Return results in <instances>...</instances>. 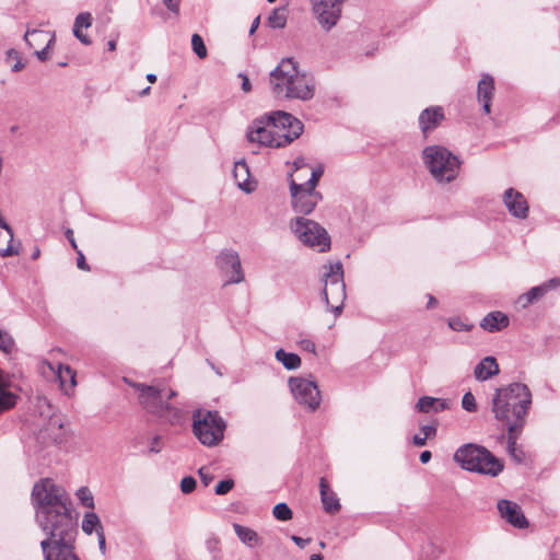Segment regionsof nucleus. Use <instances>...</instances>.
I'll return each mask as SVG.
<instances>
[{
    "instance_id": "nucleus-49",
    "label": "nucleus",
    "mask_w": 560,
    "mask_h": 560,
    "mask_svg": "<svg viewBox=\"0 0 560 560\" xmlns=\"http://www.w3.org/2000/svg\"><path fill=\"white\" fill-rule=\"evenodd\" d=\"M73 34L82 44H84V45L91 44L90 37L82 32V28L73 27Z\"/></svg>"
},
{
    "instance_id": "nucleus-9",
    "label": "nucleus",
    "mask_w": 560,
    "mask_h": 560,
    "mask_svg": "<svg viewBox=\"0 0 560 560\" xmlns=\"http://www.w3.org/2000/svg\"><path fill=\"white\" fill-rule=\"evenodd\" d=\"M77 527L46 535L40 541L44 560H80L75 553Z\"/></svg>"
},
{
    "instance_id": "nucleus-60",
    "label": "nucleus",
    "mask_w": 560,
    "mask_h": 560,
    "mask_svg": "<svg viewBox=\"0 0 560 560\" xmlns=\"http://www.w3.org/2000/svg\"><path fill=\"white\" fill-rule=\"evenodd\" d=\"M436 305V300L434 296L429 295L428 308H433Z\"/></svg>"
},
{
    "instance_id": "nucleus-27",
    "label": "nucleus",
    "mask_w": 560,
    "mask_h": 560,
    "mask_svg": "<svg viewBox=\"0 0 560 560\" xmlns=\"http://www.w3.org/2000/svg\"><path fill=\"white\" fill-rule=\"evenodd\" d=\"M57 376L60 382V387L65 394L69 395L73 387L77 385L75 372L69 365H59Z\"/></svg>"
},
{
    "instance_id": "nucleus-53",
    "label": "nucleus",
    "mask_w": 560,
    "mask_h": 560,
    "mask_svg": "<svg viewBox=\"0 0 560 560\" xmlns=\"http://www.w3.org/2000/svg\"><path fill=\"white\" fill-rule=\"evenodd\" d=\"M150 452L159 453L161 452V439L160 436H154L151 442Z\"/></svg>"
},
{
    "instance_id": "nucleus-44",
    "label": "nucleus",
    "mask_w": 560,
    "mask_h": 560,
    "mask_svg": "<svg viewBox=\"0 0 560 560\" xmlns=\"http://www.w3.org/2000/svg\"><path fill=\"white\" fill-rule=\"evenodd\" d=\"M233 487L234 481L232 479L221 480L215 487V493L218 495L226 494L229 491L232 490Z\"/></svg>"
},
{
    "instance_id": "nucleus-31",
    "label": "nucleus",
    "mask_w": 560,
    "mask_h": 560,
    "mask_svg": "<svg viewBox=\"0 0 560 560\" xmlns=\"http://www.w3.org/2000/svg\"><path fill=\"white\" fill-rule=\"evenodd\" d=\"M547 291H548V285H546V284L534 287L529 291H527L526 293H524L523 295H521L518 298V303L523 307H526L529 304H532L535 301L542 298Z\"/></svg>"
},
{
    "instance_id": "nucleus-50",
    "label": "nucleus",
    "mask_w": 560,
    "mask_h": 560,
    "mask_svg": "<svg viewBox=\"0 0 560 560\" xmlns=\"http://www.w3.org/2000/svg\"><path fill=\"white\" fill-rule=\"evenodd\" d=\"M77 253H78V258H77V266H78V268L81 269V270H85V271L90 270V267L86 264L85 257L82 254V252L78 250Z\"/></svg>"
},
{
    "instance_id": "nucleus-57",
    "label": "nucleus",
    "mask_w": 560,
    "mask_h": 560,
    "mask_svg": "<svg viewBox=\"0 0 560 560\" xmlns=\"http://www.w3.org/2000/svg\"><path fill=\"white\" fill-rule=\"evenodd\" d=\"M48 49H49V47H47V45H46L43 49L35 51L37 58L40 61H45L48 58Z\"/></svg>"
},
{
    "instance_id": "nucleus-29",
    "label": "nucleus",
    "mask_w": 560,
    "mask_h": 560,
    "mask_svg": "<svg viewBox=\"0 0 560 560\" xmlns=\"http://www.w3.org/2000/svg\"><path fill=\"white\" fill-rule=\"evenodd\" d=\"M82 530L86 535H91L94 532L98 535L100 532H104L101 520L95 512L91 511L84 514L82 520Z\"/></svg>"
},
{
    "instance_id": "nucleus-56",
    "label": "nucleus",
    "mask_w": 560,
    "mask_h": 560,
    "mask_svg": "<svg viewBox=\"0 0 560 560\" xmlns=\"http://www.w3.org/2000/svg\"><path fill=\"white\" fill-rule=\"evenodd\" d=\"M66 236H67V238H68L69 243L71 244L72 248H73L75 252H78V250H79V249H78V245H77V242H75L74 236H73V231H72L71 229H68V230L66 231Z\"/></svg>"
},
{
    "instance_id": "nucleus-10",
    "label": "nucleus",
    "mask_w": 560,
    "mask_h": 560,
    "mask_svg": "<svg viewBox=\"0 0 560 560\" xmlns=\"http://www.w3.org/2000/svg\"><path fill=\"white\" fill-rule=\"evenodd\" d=\"M324 282L323 296L327 307L339 315L343 308L346 300V284L343 281V268L340 261L330 262L324 266Z\"/></svg>"
},
{
    "instance_id": "nucleus-30",
    "label": "nucleus",
    "mask_w": 560,
    "mask_h": 560,
    "mask_svg": "<svg viewBox=\"0 0 560 560\" xmlns=\"http://www.w3.org/2000/svg\"><path fill=\"white\" fill-rule=\"evenodd\" d=\"M275 357L287 370H296L301 366V359L296 353L278 349Z\"/></svg>"
},
{
    "instance_id": "nucleus-7",
    "label": "nucleus",
    "mask_w": 560,
    "mask_h": 560,
    "mask_svg": "<svg viewBox=\"0 0 560 560\" xmlns=\"http://www.w3.org/2000/svg\"><path fill=\"white\" fill-rule=\"evenodd\" d=\"M454 459L459 466L469 471L489 476H498L502 469V463L485 447L466 444L454 454Z\"/></svg>"
},
{
    "instance_id": "nucleus-58",
    "label": "nucleus",
    "mask_w": 560,
    "mask_h": 560,
    "mask_svg": "<svg viewBox=\"0 0 560 560\" xmlns=\"http://www.w3.org/2000/svg\"><path fill=\"white\" fill-rule=\"evenodd\" d=\"M432 457V454L430 451H423L421 454H420V462L422 464H427Z\"/></svg>"
},
{
    "instance_id": "nucleus-28",
    "label": "nucleus",
    "mask_w": 560,
    "mask_h": 560,
    "mask_svg": "<svg viewBox=\"0 0 560 560\" xmlns=\"http://www.w3.org/2000/svg\"><path fill=\"white\" fill-rule=\"evenodd\" d=\"M25 42L30 47H36L42 44H47V47L54 43L55 37L50 33L46 31L33 30L31 32H26Z\"/></svg>"
},
{
    "instance_id": "nucleus-2",
    "label": "nucleus",
    "mask_w": 560,
    "mask_h": 560,
    "mask_svg": "<svg viewBox=\"0 0 560 560\" xmlns=\"http://www.w3.org/2000/svg\"><path fill=\"white\" fill-rule=\"evenodd\" d=\"M303 132V124L291 114L273 112L254 119L247 127L246 138L250 143L266 148H283Z\"/></svg>"
},
{
    "instance_id": "nucleus-6",
    "label": "nucleus",
    "mask_w": 560,
    "mask_h": 560,
    "mask_svg": "<svg viewBox=\"0 0 560 560\" xmlns=\"http://www.w3.org/2000/svg\"><path fill=\"white\" fill-rule=\"evenodd\" d=\"M422 160L432 177L439 184L451 183L459 174L460 160L444 147L429 145L424 148Z\"/></svg>"
},
{
    "instance_id": "nucleus-4",
    "label": "nucleus",
    "mask_w": 560,
    "mask_h": 560,
    "mask_svg": "<svg viewBox=\"0 0 560 560\" xmlns=\"http://www.w3.org/2000/svg\"><path fill=\"white\" fill-rule=\"evenodd\" d=\"M530 404L532 393L527 385L512 383L495 389L492 397V412L494 418L503 422L508 429L514 424L523 428Z\"/></svg>"
},
{
    "instance_id": "nucleus-42",
    "label": "nucleus",
    "mask_w": 560,
    "mask_h": 560,
    "mask_svg": "<svg viewBox=\"0 0 560 560\" xmlns=\"http://www.w3.org/2000/svg\"><path fill=\"white\" fill-rule=\"evenodd\" d=\"M462 407L468 412H475L477 410V404L472 393L467 392L462 398Z\"/></svg>"
},
{
    "instance_id": "nucleus-47",
    "label": "nucleus",
    "mask_w": 560,
    "mask_h": 560,
    "mask_svg": "<svg viewBox=\"0 0 560 560\" xmlns=\"http://www.w3.org/2000/svg\"><path fill=\"white\" fill-rule=\"evenodd\" d=\"M298 345L302 350L315 353L316 346L311 339H301Z\"/></svg>"
},
{
    "instance_id": "nucleus-36",
    "label": "nucleus",
    "mask_w": 560,
    "mask_h": 560,
    "mask_svg": "<svg viewBox=\"0 0 560 560\" xmlns=\"http://www.w3.org/2000/svg\"><path fill=\"white\" fill-rule=\"evenodd\" d=\"M77 498L78 500L80 501V503L88 508V509H91L93 510L94 509V498H93V494L92 492L90 491V489L88 487H81L77 490Z\"/></svg>"
},
{
    "instance_id": "nucleus-18",
    "label": "nucleus",
    "mask_w": 560,
    "mask_h": 560,
    "mask_svg": "<svg viewBox=\"0 0 560 560\" xmlns=\"http://www.w3.org/2000/svg\"><path fill=\"white\" fill-rule=\"evenodd\" d=\"M444 119L443 108L440 106L429 107L421 112L419 116V127L424 136L435 129Z\"/></svg>"
},
{
    "instance_id": "nucleus-13",
    "label": "nucleus",
    "mask_w": 560,
    "mask_h": 560,
    "mask_svg": "<svg viewBox=\"0 0 560 560\" xmlns=\"http://www.w3.org/2000/svg\"><path fill=\"white\" fill-rule=\"evenodd\" d=\"M290 192L293 210L304 215L310 214L322 200L320 192L298 184L293 178L290 179Z\"/></svg>"
},
{
    "instance_id": "nucleus-48",
    "label": "nucleus",
    "mask_w": 560,
    "mask_h": 560,
    "mask_svg": "<svg viewBox=\"0 0 560 560\" xmlns=\"http://www.w3.org/2000/svg\"><path fill=\"white\" fill-rule=\"evenodd\" d=\"M163 3L171 12L178 14L180 0H163Z\"/></svg>"
},
{
    "instance_id": "nucleus-39",
    "label": "nucleus",
    "mask_w": 560,
    "mask_h": 560,
    "mask_svg": "<svg viewBox=\"0 0 560 560\" xmlns=\"http://www.w3.org/2000/svg\"><path fill=\"white\" fill-rule=\"evenodd\" d=\"M14 346L15 342L12 336L7 331L0 330V350L9 354L13 351Z\"/></svg>"
},
{
    "instance_id": "nucleus-37",
    "label": "nucleus",
    "mask_w": 560,
    "mask_h": 560,
    "mask_svg": "<svg viewBox=\"0 0 560 560\" xmlns=\"http://www.w3.org/2000/svg\"><path fill=\"white\" fill-rule=\"evenodd\" d=\"M191 47L194 52L198 56V58L205 59L207 57V48L200 35L194 34L191 36Z\"/></svg>"
},
{
    "instance_id": "nucleus-61",
    "label": "nucleus",
    "mask_w": 560,
    "mask_h": 560,
    "mask_svg": "<svg viewBox=\"0 0 560 560\" xmlns=\"http://www.w3.org/2000/svg\"><path fill=\"white\" fill-rule=\"evenodd\" d=\"M107 48L109 51H114L116 49V40L112 39L107 43Z\"/></svg>"
},
{
    "instance_id": "nucleus-59",
    "label": "nucleus",
    "mask_w": 560,
    "mask_h": 560,
    "mask_svg": "<svg viewBox=\"0 0 560 560\" xmlns=\"http://www.w3.org/2000/svg\"><path fill=\"white\" fill-rule=\"evenodd\" d=\"M259 23H260V19L259 16H256L254 19V21L252 22V25H250V28H249V34H254L256 32V30L258 28L259 26Z\"/></svg>"
},
{
    "instance_id": "nucleus-33",
    "label": "nucleus",
    "mask_w": 560,
    "mask_h": 560,
    "mask_svg": "<svg viewBox=\"0 0 560 560\" xmlns=\"http://www.w3.org/2000/svg\"><path fill=\"white\" fill-rule=\"evenodd\" d=\"M5 61L10 65L13 72H19L25 67V62L22 60L20 52L13 48L7 51Z\"/></svg>"
},
{
    "instance_id": "nucleus-51",
    "label": "nucleus",
    "mask_w": 560,
    "mask_h": 560,
    "mask_svg": "<svg viewBox=\"0 0 560 560\" xmlns=\"http://www.w3.org/2000/svg\"><path fill=\"white\" fill-rule=\"evenodd\" d=\"M291 540L300 548H304L311 541V538H302L296 535H292Z\"/></svg>"
},
{
    "instance_id": "nucleus-35",
    "label": "nucleus",
    "mask_w": 560,
    "mask_h": 560,
    "mask_svg": "<svg viewBox=\"0 0 560 560\" xmlns=\"http://www.w3.org/2000/svg\"><path fill=\"white\" fill-rule=\"evenodd\" d=\"M272 515L278 521L285 522L292 518L293 513L287 503H278L272 509Z\"/></svg>"
},
{
    "instance_id": "nucleus-46",
    "label": "nucleus",
    "mask_w": 560,
    "mask_h": 560,
    "mask_svg": "<svg viewBox=\"0 0 560 560\" xmlns=\"http://www.w3.org/2000/svg\"><path fill=\"white\" fill-rule=\"evenodd\" d=\"M198 474H199V477H200V480L201 482L207 487L209 486L212 480H213V476L208 471V469L206 467H201L199 470H198Z\"/></svg>"
},
{
    "instance_id": "nucleus-1",
    "label": "nucleus",
    "mask_w": 560,
    "mask_h": 560,
    "mask_svg": "<svg viewBox=\"0 0 560 560\" xmlns=\"http://www.w3.org/2000/svg\"><path fill=\"white\" fill-rule=\"evenodd\" d=\"M36 522L45 535L77 527L66 490L51 479L36 482L32 491Z\"/></svg>"
},
{
    "instance_id": "nucleus-20",
    "label": "nucleus",
    "mask_w": 560,
    "mask_h": 560,
    "mask_svg": "<svg viewBox=\"0 0 560 560\" xmlns=\"http://www.w3.org/2000/svg\"><path fill=\"white\" fill-rule=\"evenodd\" d=\"M510 324V319L506 314L494 311L487 314L480 322V327L489 332L500 331L506 328Z\"/></svg>"
},
{
    "instance_id": "nucleus-21",
    "label": "nucleus",
    "mask_w": 560,
    "mask_h": 560,
    "mask_svg": "<svg viewBox=\"0 0 560 560\" xmlns=\"http://www.w3.org/2000/svg\"><path fill=\"white\" fill-rule=\"evenodd\" d=\"M233 175L240 189L247 194L255 190L256 184L249 180V167L244 161H238L234 164Z\"/></svg>"
},
{
    "instance_id": "nucleus-43",
    "label": "nucleus",
    "mask_w": 560,
    "mask_h": 560,
    "mask_svg": "<svg viewBox=\"0 0 560 560\" xmlns=\"http://www.w3.org/2000/svg\"><path fill=\"white\" fill-rule=\"evenodd\" d=\"M322 175H323V168H320V167L314 168V170H312L311 177L305 183H302L301 185L310 187V189H315Z\"/></svg>"
},
{
    "instance_id": "nucleus-55",
    "label": "nucleus",
    "mask_w": 560,
    "mask_h": 560,
    "mask_svg": "<svg viewBox=\"0 0 560 560\" xmlns=\"http://www.w3.org/2000/svg\"><path fill=\"white\" fill-rule=\"evenodd\" d=\"M97 540H98L100 550L102 551V553H105V551H106V539H105L104 532H100V534L97 535Z\"/></svg>"
},
{
    "instance_id": "nucleus-25",
    "label": "nucleus",
    "mask_w": 560,
    "mask_h": 560,
    "mask_svg": "<svg viewBox=\"0 0 560 560\" xmlns=\"http://www.w3.org/2000/svg\"><path fill=\"white\" fill-rule=\"evenodd\" d=\"M8 382L0 370V413L13 408L16 404V395L8 388Z\"/></svg>"
},
{
    "instance_id": "nucleus-34",
    "label": "nucleus",
    "mask_w": 560,
    "mask_h": 560,
    "mask_svg": "<svg viewBox=\"0 0 560 560\" xmlns=\"http://www.w3.org/2000/svg\"><path fill=\"white\" fill-rule=\"evenodd\" d=\"M287 23V15L283 9H275L268 18V25L272 28H283Z\"/></svg>"
},
{
    "instance_id": "nucleus-24",
    "label": "nucleus",
    "mask_w": 560,
    "mask_h": 560,
    "mask_svg": "<svg viewBox=\"0 0 560 560\" xmlns=\"http://www.w3.org/2000/svg\"><path fill=\"white\" fill-rule=\"evenodd\" d=\"M522 429L515 424L508 429V452L517 463H522L525 458L524 452L517 445V439Z\"/></svg>"
},
{
    "instance_id": "nucleus-8",
    "label": "nucleus",
    "mask_w": 560,
    "mask_h": 560,
    "mask_svg": "<svg viewBox=\"0 0 560 560\" xmlns=\"http://www.w3.org/2000/svg\"><path fill=\"white\" fill-rule=\"evenodd\" d=\"M225 428V421L218 411L196 410L192 413V432L202 445H218L223 440Z\"/></svg>"
},
{
    "instance_id": "nucleus-63",
    "label": "nucleus",
    "mask_w": 560,
    "mask_h": 560,
    "mask_svg": "<svg viewBox=\"0 0 560 560\" xmlns=\"http://www.w3.org/2000/svg\"><path fill=\"white\" fill-rule=\"evenodd\" d=\"M147 80H148L149 82H151V83H154V82L156 81V75H155V74H153V73H149V74L147 75Z\"/></svg>"
},
{
    "instance_id": "nucleus-62",
    "label": "nucleus",
    "mask_w": 560,
    "mask_h": 560,
    "mask_svg": "<svg viewBox=\"0 0 560 560\" xmlns=\"http://www.w3.org/2000/svg\"><path fill=\"white\" fill-rule=\"evenodd\" d=\"M559 284H560V279H551V280L549 281V284H547V285H548V289H549L550 287H553V288H555V287H557V285H559Z\"/></svg>"
},
{
    "instance_id": "nucleus-52",
    "label": "nucleus",
    "mask_w": 560,
    "mask_h": 560,
    "mask_svg": "<svg viewBox=\"0 0 560 560\" xmlns=\"http://www.w3.org/2000/svg\"><path fill=\"white\" fill-rule=\"evenodd\" d=\"M447 408H448V402L445 399L438 398V402L433 407V412H440Z\"/></svg>"
},
{
    "instance_id": "nucleus-54",
    "label": "nucleus",
    "mask_w": 560,
    "mask_h": 560,
    "mask_svg": "<svg viewBox=\"0 0 560 560\" xmlns=\"http://www.w3.org/2000/svg\"><path fill=\"white\" fill-rule=\"evenodd\" d=\"M240 77L242 78V90L245 93H248L252 90V84L249 82L248 77L243 73H241Z\"/></svg>"
},
{
    "instance_id": "nucleus-41",
    "label": "nucleus",
    "mask_w": 560,
    "mask_h": 560,
    "mask_svg": "<svg viewBox=\"0 0 560 560\" xmlns=\"http://www.w3.org/2000/svg\"><path fill=\"white\" fill-rule=\"evenodd\" d=\"M92 24V15L89 12H81L74 21V28H89Z\"/></svg>"
},
{
    "instance_id": "nucleus-12",
    "label": "nucleus",
    "mask_w": 560,
    "mask_h": 560,
    "mask_svg": "<svg viewBox=\"0 0 560 560\" xmlns=\"http://www.w3.org/2000/svg\"><path fill=\"white\" fill-rule=\"evenodd\" d=\"M290 390L301 406H304L311 411H315L322 401L320 392L314 381L303 377L289 378Z\"/></svg>"
},
{
    "instance_id": "nucleus-17",
    "label": "nucleus",
    "mask_w": 560,
    "mask_h": 560,
    "mask_svg": "<svg viewBox=\"0 0 560 560\" xmlns=\"http://www.w3.org/2000/svg\"><path fill=\"white\" fill-rule=\"evenodd\" d=\"M498 510L500 515L513 526L517 528L527 527V520L516 503L504 499L500 500L498 502Z\"/></svg>"
},
{
    "instance_id": "nucleus-32",
    "label": "nucleus",
    "mask_w": 560,
    "mask_h": 560,
    "mask_svg": "<svg viewBox=\"0 0 560 560\" xmlns=\"http://www.w3.org/2000/svg\"><path fill=\"white\" fill-rule=\"evenodd\" d=\"M420 434H415L412 442L416 446H424L428 439H432L436 434V427L433 424H424L420 428Z\"/></svg>"
},
{
    "instance_id": "nucleus-40",
    "label": "nucleus",
    "mask_w": 560,
    "mask_h": 560,
    "mask_svg": "<svg viewBox=\"0 0 560 560\" xmlns=\"http://www.w3.org/2000/svg\"><path fill=\"white\" fill-rule=\"evenodd\" d=\"M448 327L454 331H469L471 330L472 325L460 317H452L448 319Z\"/></svg>"
},
{
    "instance_id": "nucleus-19",
    "label": "nucleus",
    "mask_w": 560,
    "mask_h": 560,
    "mask_svg": "<svg viewBox=\"0 0 560 560\" xmlns=\"http://www.w3.org/2000/svg\"><path fill=\"white\" fill-rule=\"evenodd\" d=\"M494 92V81L493 78L489 74H483L480 81L478 82L477 94L478 101L482 103V108L486 114H490L491 107L490 102L493 97Z\"/></svg>"
},
{
    "instance_id": "nucleus-5",
    "label": "nucleus",
    "mask_w": 560,
    "mask_h": 560,
    "mask_svg": "<svg viewBox=\"0 0 560 560\" xmlns=\"http://www.w3.org/2000/svg\"><path fill=\"white\" fill-rule=\"evenodd\" d=\"M133 387L139 390V401L148 412L171 424L180 422L184 416L183 410L168 402L170 399L177 395L174 389L162 385H144L140 383L135 384Z\"/></svg>"
},
{
    "instance_id": "nucleus-3",
    "label": "nucleus",
    "mask_w": 560,
    "mask_h": 560,
    "mask_svg": "<svg viewBox=\"0 0 560 560\" xmlns=\"http://www.w3.org/2000/svg\"><path fill=\"white\" fill-rule=\"evenodd\" d=\"M270 89L278 100L308 101L315 94L313 78L301 71L292 58H283L270 72Z\"/></svg>"
},
{
    "instance_id": "nucleus-14",
    "label": "nucleus",
    "mask_w": 560,
    "mask_h": 560,
    "mask_svg": "<svg viewBox=\"0 0 560 560\" xmlns=\"http://www.w3.org/2000/svg\"><path fill=\"white\" fill-rule=\"evenodd\" d=\"M312 11L319 25L329 31L337 25L341 18L345 0H310Z\"/></svg>"
},
{
    "instance_id": "nucleus-16",
    "label": "nucleus",
    "mask_w": 560,
    "mask_h": 560,
    "mask_svg": "<svg viewBox=\"0 0 560 560\" xmlns=\"http://www.w3.org/2000/svg\"><path fill=\"white\" fill-rule=\"evenodd\" d=\"M503 202L509 212L518 219H525L528 215V203L525 197L513 188H509L503 194Z\"/></svg>"
},
{
    "instance_id": "nucleus-45",
    "label": "nucleus",
    "mask_w": 560,
    "mask_h": 560,
    "mask_svg": "<svg viewBox=\"0 0 560 560\" xmlns=\"http://www.w3.org/2000/svg\"><path fill=\"white\" fill-rule=\"evenodd\" d=\"M196 488V480L195 478L188 476V477H184L180 481V490L183 493H190L195 490Z\"/></svg>"
},
{
    "instance_id": "nucleus-15",
    "label": "nucleus",
    "mask_w": 560,
    "mask_h": 560,
    "mask_svg": "<svg viewBox=\"0 0 560 560\" xmlns=\"http://www.w3.org/2000/svg\"><path fill=\"white\" fill-rule=\"evenodd\" d=\"M220 269L229 277L228 283H240L244 280L238 254L232 249H225L217 258Z\"/></svg>"
},
{
    "instance_id": "nucleus-11",
    "label": "nucleus",
    "mask_w": 560,
    "mask_h": 560,
    "mask_svg": "<svg viewBox=\"0 0 560 560\" xmlns=\"http://www.w3.org/2000/svg\"><path fill=\"white\" fill-rule=\"evenodd\" d=\"M291 230L304 245L325 253L330 248V237L327 231L317 222L299 217L291 221Z\"/></svg>"
},
{
    "instance_id": "nucleus-22",
    "label": "nucleus",
    "mask_w": 560,
    "mask_h": 560,
    "mask_svg": "<svg viewBox=\"0 0 560 560\" xmlns=\"http://www.w3.org/2000/svg\"><path fill=\"white\" fill-rule=\"evenodd\" d=\"M500 369L493 357L483 358L474 369V376L477 381L483 382L499 374Z\"/></svg>"
},
{
    "instance_id": "nucleus-23",
    "label": "nucleus",
    "mask_w": 560,
    "mask_h": 560,
    "mask_svg": "<svg viewBox=\"0 0 560 560\" xmlns=\"http://www.w3.org/2000/svg\"><path fill=\"white\" fill-rule=\"evenodd\" d=\"M319 491L324 510L328 513L338 512L340 509L339 500L330 490L329 485L325 478H320L319 480Z\"/></svg>"
},
{
    "instance_id": "nucleus-64",
    "label": "nucleus",
    "mask_w": 560,
    "mask_h": 560,
    "mask_svg": "<svg viewBox=\"0 0 560 560\" xmlns=\"http://www.w3.org/2000/svg\"><path fill=\"white\" fill-rule=\"evenodd\" d=\"M310 560H323V557L318 553H314L311 556Z\"/></svg>"
},
{
    "instance_id": "nucleus-38",
    "label": "nucleus",
    "mask_w": 560,
    "mask_h": 560,
    "mask_svg": "<svg viewBox=\"0 0 560 560\" xmlns=\"http://www.w3.org/2000/svg\"><path fill=\"white\" fill-rule=\"evenodd\" d=\"M436 402H438V398L423 396L418 400L416 408L419 412L429 413V412L433 411V407H434V405H436Z\"/></svg>"
},
{
    "instance_id": "nucleus-26",
    "label": "nucleus",
    "mask_w": 560,
    "mask_h": 560,
    "mask_svg": "<svg viewBox=\"0 0 560 560\" xmlns=\"http://www.w3.org/2000/svg\"><path fill=\"white\" fill-rule=\"evenodd\" d=\"M233 528L237 538L247 547L253 548L261 544V538L254 529L240 524H234Z\"/></svg>"
}]
</instances>
